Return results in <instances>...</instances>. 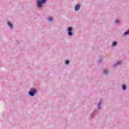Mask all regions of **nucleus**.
Masks as SVG:
<instances>
[{"label": "nucleus", "instance_id": "nucleus-1", "mask_svg": "<svg viewBox=\"0 0 129 129\" xmlns=\"http://www.w3.org/2000/svg\"><path fill=\"white\" fill-rule=\"evenodd\" d=\"M37 5V8H41L43 7V5H45L47 3V0H36Z\"/></svg>", "mask_w": 129, "mask_h": 129}, {"label": "nucleus", "instance_id": "nucleus-2", "mask_svg": "<svg viewBox=\"0 0 129 129\" xmlns=\"http://www.w3.org/2000/svg\"><path fill=\"white\" fill-rule=\"evenodd\" d=\"M37 89L32 88L30 89V91L29 92V95L30 96H34L35 94H37Z\"/></svg>", "mask_w": 129, "mask_h": 129}, {"label": "nucleus", "instance_id": "nucleus-3", "mask_svg": "<svg viewBox=\"0 0 129 129\" xmlns=\"http://www.w3.org/2000/svg\"><path fill=\"white\" fill-rule=\"evenodd\" d=\"M73 28L72 27H69L68 28V35L71 37L73 36Z\"/></svg>", "mask_w": 129, "mask_h": 129}, {"label": "nucleus", "instance_id": "nucleus-4", "mask_svg": "<svg viewBox=\"0 0 129 129\" xmlns=\"http://www.w3.org/2000/svg\"><path fill=\"white\" fill-rule=\"evenodd\" d=\"M102 99L100 98L97 105L98 109H99V110H100V109H101V105H102Z\"/></svg>", "mask_w": 129, "mask_h": 129}, {"label": "nucleus", "instance_id": "nucleus-5", "mask_svg": "<svg viewBox=\"0 0 129 129\" xmlns=\"http://www.w3.org/2000/svg\"><path fill=\"white\" fill-rule=\"evenodd\" d=\"M80 8H81V5L77 4L75 7V12H77L80 10Z\"/></svg>", "mask_w": 129, "mask_h": 129}, {"label": "nucleus", "instance_id": "nucleus-6", "mask_svg": "<svg viewBox=\"0 0 129 129\" xmlns=\"http://www.w3.org/2000/svg\"><path fill=\"white\" fill-rule=\"evenodd\" d=\"M7 26L9 28H10V29H14V25L10 22H7Z\"/></svg>", "mask_w": 129, "mask_h": 129}, {"label": "nucleus", "instance_id": "nucleus-7", "mask_svg": "<svg viewBox=\"0 0 129 129\" xmlns=\"http://www.w3.org/2000/svg\"><path fill=\"white\" fill-rule=\"evenodd\" d=\"M109 74V70L107 69H105L103 70V74H104V75H107Z\"/></svg>", "mask_w": 129, "mask_h": 129}, {"label": "nucleus", "instance_id": "nucleus-8", "mask_svg": "<svg viewBox=\"0 0 129 129\" xmlns=\"http://www.w3.org/2000/svg\"><path fill=\"white\" fill-rule=\"evenodd\" d=\"M119 65H120V61H118L113 65V67H117V66H119Z\"/></svg>", "mask_w": 129, "mask_h": 129}, {"label": "nucleus", "instance_id": "nucleus-9", "mask_svg": "<svg viewBox=\"0 0 129 129\" xmlns=\"http://www.w3.org/2000/svg\"><path fill=\"white\" fill-rule=\"evenodd\" d=\"M122 89L123 90H126V86L125 85H122Z\"/></svg>", "mask_w": 129, "mask_h": 129}, {"label": "nucleus", "instance_id": "nucleus-10", "mask_svg": "<svg viewBox=\"0 0 129 129\" xmlns=\"http://www.w3.org/2000/svg\"><path fill=\"white\" fill-rule=\"evenodd\" d=\"M116 45H117V42H116V41H114L112 44V47H115V46H116Z\"/></svg>", "mask_w": 129, "mask_h": 129}, {"label": "nucleus", "instance_id": "nucleus-11", "mask_svg": "<svg viewBox=\"0 0 129 129\" xmlns=\"http://www.w3.org/2000/svg\"><path fill=\"white\" fill-rule=\"evenodd\" d=\"M47 21H48V22H52L53 21V18L52 17H49L47 19Z\"/></svg>", "mask_w": 129, "mask_h": 129}, {"label": "nucleus", "instance_id": "nucleus-12", "mask_svg": "<svg viewBox=\"0 0 129 129\" xmlns=\"http://www.w3.org/2000/svg\"><path fill=\"white\" fill-rule=\"evenodd\" d=\"M66 64H69V60H67L65 61Z\"/></svg>", "mask_w": 129, "mask_h": 129}, {"label": "nucleus", "instance_id": "nucleus-13", "mask_svg": "<svg viewBox=\"0 0 129 129\" xmlns=\"http://www.w3.org/2000/svg\"><path fill=\"white\" fill-rule=\"evenodd\" d=\"M120 22L118 20H116L115 24H119Z\"/></svg>", "mask_w": 129, "mask_h": 129}, {"label": "nucleus", "instance_id": "nucleus-14", "mask_svg": "<svg viewBox=\"0 0 129 129\" xmlns=\"http://www.w3.org/2000/svg\"><path fill=\"white\" fill-rule=\"evenodd\" d=\"M102 61V59L101 58V59H100L99 60L98 62H101Z\"/></svg>", "mask_w": 129, "mask_h": 129}]
</instances>
